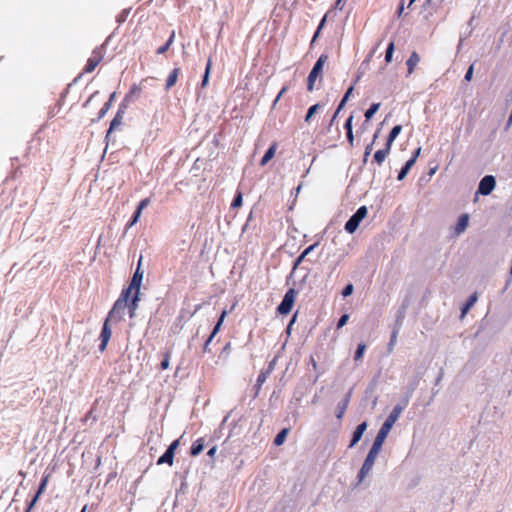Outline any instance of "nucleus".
I'll use <instances>...</instances> for the list:
<instances>
[{"label":"nucleus","mask_w":512,"mask_h":512,"mask_svg":"<svg viewBox=\"0 0 512 512\" xmlns=\"http://www.w3.org/2000/svg\"><path fill=\"white\" fill-rule=\"evenodd\" d=\"M130 297V289H123L121 295L114 303L112 309L108 313L107 319L111 321H121L124 316L127 302Z\"/></svg>","instance_id":"f257e3e1"},{"label":"nucleus","mask_w":512,"mask_h":512,"mask_svg":"<svg viewBox=\"0 0 512 512\" xmlns=\"http://www.w3.org/2000/svg\"><path fill=\"white\" fill-rule=\"evenodd\" d=\"M328 60L327 54H321L316 63L314 64L312 70L308 75L307 80V90L312 91L314 89L315 80L322 75L323 66Z\"/></svg>","instance_id":"f03ea898"},{"label":"nucleus","mask_w":512,"mask_h":512,"mask_svg":"<svg viewBox=\"0 0 512 512\" xmlns=\"http://www.w3.org/2000/svg\"><path fill=\"white\" fill-rule=\"evenodd\" d=\"M103 58H104L103 48L96 47L92 51L91 56L88 58L87 63L85 65V67L83 68L82 73L78 77H80L81 75H83L85 73H92L96 69V67L102 62Z\"/></svg>","instance_id":"7ed1b4c3"},{"label":"nucleus","mask_w":512,"mask_h":512,"mask_svg":"<svg viewBox=\"0 0 512 512\" xmlns=\"http://www.w3.org/2000/svg\"><path fill=\"white\" fill-rule=\"evenodd\" d=\"M368 210L366 206H361L358 210L350 217V219L345 224V230L352 234L354 233L361 221L367 216Z\"/></svg>","instance_id":"20e7f679"},{"label":"nucleus","mask_w":512,"mask_h":512,"mask_svg":"<svg viewBox=\"0 0 512 512\" xmlns=\"http://www.w3.org/2000/svg\"><path fill=\"white\" fill-rule=\"evenodd\" d=\"M297 291L294 288H290L284 295L282 302L277 307V311L281 315L288 314L296 301Z\"/></svg>","instance_id":"39448f33"},{"label":"nucleus","mask_w":512,"mask_h":512,"mask_svg":"<svg viewBox=\"0 0 512 512\" xmlns=\"http://www.w3.org/2000/svg\"><path fill=\"white\" fill-rule=\"evenodd\" d=\"M179 444H180L179 439L174 440L169 445V447L167 448L165 453L161 457H159V459L157 460V464L158 465L168 464L169 466H172L173 461H174L175 451L178 448Z\"/></svg>","instance_id":"423d86ee"},{"label":"nucleus","mask_w":512,"mask_h":512,"mask_svg":"<svg viewBox=\"0 0 512 512\" xmlns=\"http://www.w3.org/2000/svg\"><path fill=\"white\" fill-rule=\"evenodd\" d=\"M496 181L492 175L483 177L478 186V193L481 195H489L495 188Z\"/></svg>","instance_id":"0eeeda50"},{"label":"nucleus","mask_w":512,"mask_h":512,"mask_svg":"<svg viewBox=\"0 0 512 512\" xmlns=\"http://www.w3.org/2000/svg\"><path fill=\"white\" fill-rule=\"evenodd\" d=\"M111 320H108L106 318V320L104 321V324H103V327H102V330H101V333H100V340H101V343L99 345V350L101 352H104L107 348V345H108V342L111 338V335H112V331L109 327V322Z\"/></svg>","instance_id":"6e6552de"},{"label":"nucleus","mask_w":512,"mask_h":512,"mask_svg":"<svg viewBox=\"0 0 512 512\" xmlns=\"http://www.w3.org/2000/svg\"><path fill=\"white\" fill-rule=\"evenodd\" d=\"M375 460H376V457H374L370 454H367V456L364 460V463L358 473V481L359 482H362L364 480V478L369 474V472L371 471V469L375 463Z\"/></svg>","instance_id":"1a4fd4ad"},{"label":"nucleus","mask_w":512,"mask_h":512,"mask_svg":"<svg viewBox=\"0 0 512 512\" xmlns=\"http://www.w3.org/2000/svg\"><path fill=\"white\" fill-rule=\"evenodd\" d=\"M140 262H141V259L139 260L138 268L132 277L131 283H130L129 287L127 288V289H130V292L134 289L135 292H137V294H140V285H141L142 278H143V273H141L139 271Z\"/></svg>","instance_id":"9d476101"},{"label":"nucleus","mask_w":512,"mask_h":512,"mask_svg":"<svg viewBox=\"0 0 512 512\" xmlns=\"http://www.w3.org/2000/svg\"><path fill=\"white\" fill-rule=\"evenodd\" d=\"M367 429V423L366 422H362L361 424H359L354 433H353V437L351 439V442L349 444V448H352L353 446H355L359 441L360 439L362 438L363 436V433L366 431Z\"/></svg>","instance_id":"9b49d317"},{"label":"nucleus","mask_w":512,"mask_h":512,"mask_svg":"<svg viewBox=\"0 0 512 512\" xmlns=\"http://www.w3.org/2000/svg\"><path fill=\"white\" fill-rule=\"evenodd\" d=\"M181 73V70L180 68H174L170 74L168 75L167 79H166V83H165V89L166 90H170L177 82L178 80V77Z\"/></svg>","instance_id":"f8f14e48"},{"label":"nucleus","mask_w":512,"mask_h":512,"mask_svg":"<svg viewBox=\"0 0 512 512\" xmlns=\"http://www.w3.org/2000/svg\"><path fill=\"white\" fill-rule=\"evenodd\" d=\"M391 150V146H388L385 144V147L383 149H380L375 152L374 154V161L381 166L382 163L385 161L386 157L389 155Z\"/></svg>","instance_id":"ddd939ff"},{"label":"nucleus","mask_w":512,"mask_h":512,"mask_svg":"<svg viewBox=\"0 0 512 512\" xmlns=\"http://www.w3.org/2000/svg\"><path fill=\"white\" fill-rule=\"evenodd\" d=\"M277 148H278V143L273 142L271 144V146L268 148V150L266 151V153L264 154V156L262 157V159L260 161L261 166H265L275 156Z\"/></svg>","instance_id":"4468645a"},{"label":"nucleus","mask_w":512,"mask_h":512,"mask_svg":"<svg viewBox=\"0 0 512 512\" xmlns=\"http://www.w3.org/2000/svg\"><path fill=\"white\" fill-rule=\"evenodd\" d=\"M468 223H469V216L467 214H462L459 219H458V222L455 226V233L457 235L461 234L462 232L465 231V229L467 228L468 226Z\"/></svg>","instance_id":"2eb2a0df"},{"label":"nucleus","mask_w":512,"mask_h":512,"mask_svg":"<svg viewBox=\"0 0 512 512\" xmlns=\"http://www.w3.org/2000/svg\"><path fill=\"white\" fill-rule=\"evenodd\" d=\"M419 62H420V56L418 55L417 52L413 51L406 62L407 67H408V74L413 73L415 67L418 65Z\"/></svg>","instance_id":"dca6fc26"},{"label":"nucleus","mask_w":512,"mask_h":512,"mask_svg":"<svg viewBox=\"0 0 512 512\" xmlns=\"http://www.w3.org/2000/svg\"><path fill=\"white\" fill-rule=\"evenodd\" d=\"M141 92H142L141 84H133L130 87L129 92L125 95L124 101L125 102L131 101L134 97L139 96Z\"/></svg>","instance_id":"f3484780"},{"label":"nucleus","mask_w":512,"mask_h":512,"mask_svg":"<svg viewBox=\"0 0 512 512\" xmlns=\"http://www.w3.org/2000/svg\"><path fill=\"white\" fill-rule=\"evenodd\" d=\"M203 449H204V439L199 438L192 444L191 449H190V454L192 456H197L203 451Z\"/></svg>","instance_id":"a211bd4d"},{"label":"nucleus","mask_w":512,"mask_h":512,"mask_svg":"<svg viewBox=\"0 0 512 512\" xmlns=\"http://www.w3.org/2000/svg\"><path fill=\"white\" fill-rule=\"evenodd\" d=\"M350 396H351V393L349 392L346 395V397L338 404V414H337L338 419H341L343 417L345 411L347 410V407L350 402Z\"/></svg>","instance_id":"6ab92c4d"},{"label":"nucleus","mask_w":512,"mask_h":512,"mask_svg":"<svg viewBox=\"0 0 512 512\" xmlns=\"http://www.w3.org/2000/svg\"><path fill=\"white\" fill-rule=\"evenodd\" d=\"M477 299H478V295L476 292H474L473 294H471L469 296L466 303L464 304V306L461 309L462 317H464L465 314L469 311V309L476 303Z\"/></svg>","instance_id":"aec40b11"},{"label":"nucleus","mask_w":512,"mask_h":512,"mask_svg":"<svg viewBox=\"0 0 512 512\" xmlns=\"http://www.w3.org/2000/svg\"><path fill=\"white\" fill-rule=\"evenodd\" d=\"M402 130V126L401 125H396L392 128V130L390 131L389 135H388V138H387V141H386V144L388 146H392L394 140L396 139V137L399 135V133L401 132Z\"/></svg>","instance_id":"412c9836"},{"label":"nucleus","mask_w":512,"mask_h":512,"mask_svg":"<svg viewBox=\"0 0 512 512\" xmlns=\"http://www.w3.org/2000/svg\"><path fill=\"white\" fill-rule=\"evenodd\" d=\"M323 107L322 104L320 103H317V104H314L312 105L307 113H306V116H305V122L306 123H309L311 120H312V117Z\"/></svg>","instance_id":"4be33fe9"},{"label":"nucleus","mask_w":512,"mask_h":512,"mask_svg":"<svg viewBox=\"0 0 512 512\" xmlns=\"http://www.w3.org/2000/svg\"><path fill=\"white\" fill-rule=\"evenodd\" d=\"M174 38H175V31H172L171 34H170L169 39L167 40V42L164 45L160 46L157 49L156 53L157 54H164L166 51H168L169 48L171 47V45L174 42Z\"/></svg>","instance_id":"5701e85b"},{"label":"nucleus","mask_w":512,"mask_h":512,"mask_svg":"<svg viewBox=\"0 0 512 512\" xmlns=\"http://www.w3.org/2000/svg\"><path fill=\"white\" fill-rule=\"evenodd\" d=\"M271 368L267 369V370H262L258 377H257V381H256V387H257V390H260L261 389V386L264 384V382L266 381L267 377L269 376L270 372H271Z\"/></svg>","instance_id":"b1692460"},{"label":"nucleus","mask_w":512,"mask_h":512,"mask_svg":"<svg viewBox=\"0 0 512 512\" xmlns=\"http://www.w3.org/2000/svg\"><path fill=\"white\" fill-rule=\"evenodd\" d=\"M391 431V429L389 427H387L386 425L382 424L381 428L379 429L376 437H375V440H378L380 442H383L385 441V439L387 438L389 432Z\"/></svg>","instance_id":"393cba45"},{"label":"nucleus","mask_w":512,"mask_h":512,"mask_svg":"<svg viewBox=\"0 0 512 512\" xmlns=\"http://www.w3.org/2000/svg\"><path fill=\"white\" fill-rule=\"evenodd\" d=\"M289 433V428H284L282 429L277 435L276 437L274 438V444L276 446H280L284 443L287 435Z\"/></svg>","instance_id":"a878e982"},{"label":"nucleus","mask_w":512,"mask_h":512,"mask_svg":"<svg viewBox=\"0 0 512 512\" xmlns=\"http://www.w3.org/2000/svg\"><path fill=\"white\" fill-rule=\"evenodd\" d=\"M50 476H51V474H45L43 476V478H42V480L40 482V485L38 487V490L36 492L37 495L41 496L44 493V491H45V489L47 487V484L49 482Z\"/></svg>","instance_id":"bb28decb"},{"label":"nucleus","mask_w":512,"mask_h":512,"mask_svg":"<svg viewBox=\"0 0 512 512\" xmlns=\"http://www.w3.org/2000/svg\"><path fill=\"white\" fill-rule=\"evenodd\" d=\"M383 442H380L378 440H374L372 447L370 448L368 454L374 456L377 458L381 448H382Z\"/></svg>","instance_id":"cd10ccee"},{"label":"nucleus","mask_w":512,"mask_h":512,"mask_svg":"<svg viewBox=\"0 0 512 512\" xmlns=\"http://www.w3.org/2000/svg\"><path fill=\"white\" fill-rule=\"evenodd\" d=\"M121 121H122V116H121L120 111H118L110 123L108 134L111 133L116 127H118L121 124Z\"/></svg>","instance_id":"c85d7f7f"},{"label":"nucleus","mask_w":512,"mask_h":512,"mask_svg":"<svg viewBox=\"0 0 512 512\" xmlns=\"http://www.w3.org/2000/svg\"><path fill=\"white\" fill-rule=\"evenodd\" d=\"M242 202H243V196H242V192L241 191H237L232 203H231V208L235 209V208H239L242 206Z\"/></svg>","instance_id":"c756f323"},{"label":"nucleus","mask_w":512,"mask_h":512,"mask_svg":"<svg viewBox=\"0 0 512 512\" xmlns=\"http://www.w3.org/2000/svg\"><path fill=\"white\" fill-rule=\"evenodd\" d=\"M380 107V103H374L370 106V108L365 112V118L366 120H370L373 115L378 111Z\"/></svg>","instance_id":"7c9ffc66"},{"label":"nucleus","mask_w":512,"mask_h":512,"mask_svg":"<svg viewBox=\"0 0 512 512\" xmlns=\"http://www.w3.org/2000/svg\"><path fill=\"white\" fill-rule=\"evenodd\" d=\"M365 350H366V344H364V343L358 344L357 349L355 351V355H354L355 361H359L362 359Z\"/></svg>","instance_id":"2f4dec72"},{"label":"nucleus","mask_w":512,"mask_h":512,"mask_svg":"<svg viewBox=\"0 0 512 512\" xmlns=\"http://www.w3.org/2000/svg\"><path fill=\"white\" fill-rule=\"evenodd\" d=\"M170 357H171V351H166L164 353V358L163 360L161 361L160 363V369L161 370H166L169 368V365H170Z\"/></svg>","instance_id":"473e14b6"},{"label":"nucleus","mask_w":512,"mask_h":512,"mask_svg":"<svg viewBox=\"0 0 512 512\" xmlns=\"http://www.w3.org/2000/svg\"><path fill=\"white\" fill-rule=\"evenodd\" d=\"M325 22H326V15L322 18V20L320 21L318 27H317V30L315 31L314 35H313V38H312V41H311V45L316 41V39L319 37L320 35V32L321 30L323 29L324 25H325Z\"/></svg>","instance_id":"72a5a7b5"},{"label":"nucleus","mask_w":512,"mask_h":512,"mask_svg":"<svg viewBox=\"0 0 512 512\" xmlns=\"http://www.w3.org/2000/svg\"><path fill=\"white\" fill-rule=\"evenodd\" d=\"M394 48H395V46H394V42H391V43L388 45L387 49H386V53H385V61H386L387 63H389V62L392 60V55H393V52H394Z\"/></svg>","instance_id":"f704fd0d"},{"label":"nucleus","mask_w":512,"mask_h":512,"mask_svg":"<svg viewBox=\"0 0 512 512\" xmlns=\"http://www.w3.org/2000/svg\"><path fill=\"white\" fill-rule=\"evenodd\" d=\"M210 70H211V59H208L207 66L205 69V74H204V77L202 80V87H205L207 85Z\"/></svg>","instance_id":"c9c22d12"},{"label":"nucleus","mask_w":512,"mask_h":512,"mask_svg":"<svg viewBox=\"0 0 512 512\" xmlns=\"http://www.w3.org/2000/svg\"><path fill=\"white\" fill-rule=\"evenodd\" d=\"M402 410H403V408L401 406L396 405L389 415H391L393 418L398 420V418L401 415Z\"/></svg>","instance_id":"e433bc0d"},{"label":"nucleus","mask_w":512,"mask_h":512,"mask_svg":"<svg viewBox=\"0 0 512 512\" xmlns=\"http://www.w3.org/2000/svg\"><path fill=\"white\" fill-rule=\"evenodd\" d=\"M306 257L307 256L304 255V253H301L294 261L292 270L295 271L300 266V264L306 259Z\"/></svg>","instance_id":"4c0bfd02"},{"label":"nucleus","mask_w":512,"mask_h":512,"mask_svg":"<svg viewBox=\"0 0 512 512\" xmlns=\"http://www.w3.org/2000/svg\"><path fill=\"white\" fill-rule=\"evenodd\" d=\"M306 257L307 256L304 255V253H301L294 261L292 270L295 271L300 266V264L306 259Z\"/></svg>","instance_id":"58836bf2"},{"label":"nucleus","mask_w":512,"mask_h":512,"mask_svg":"<svg viewBox=\"0 0 512 512\" xmlns=\"http://www.w3.org/2000/svg\"><path fill=\"white\" fill-rule=\"evenodd\" d=\"M39 498H40V496L35 494L34 497L32 498V500L28 503L25 512H31V510L34 508V506L36 505Z\"/></svg>","instance_id":"ea45409f"},{"label":"nucleus","mask_w":512,"mask_h":512,"mask_svg":"<svg viewBox=\"0 0 512 512\" xmlns=\"http://www.w3.org/2000/svg\"><path fill=\"white\" fill-rule=\"evenodd\" d=\"M344 128H345L346 132L353 131V115H350L347 118V120L344 124Z\"/></svg>","instance_id":"a19ab883"},{"label":"nucleus","mask_w":512,"mask_h":512,"mask_svg":"<svg viewBox=\"0 0 512 512\" xmlns=\"http://www.w3.org/2000/svg\"><path fill=\"white\" fill-rule=\"evenodd\" d=\"M349 319V315L348 314H344L340 317V319L338 320V323H337V328L340 329L342 328L344 325H346L347 321Z\"/></svg>","instance_id":"79ce46f5"},{"label":"nucleus","mask_w":512,"mask_h":512,"mask_svg":"<svg viewBox=\"0 0 512 512\" xmlns=\"http://www.w3.org/2000/svg\"><path fill=\"white\" fill-rule=\"evenodd\" d=\"M415 164V158L414 159H409L405 165L401 168V170H403L404 172H406L408 174L409 170L412 168V166Z\"/></svg>","instance_id":"37998d69"},{"label":"nucleus","mask_w":512,"mask_h":512,"mask_svg":"<svg viewBox=\"0 0 512 512\" xmlns=\"http://www.w3.org/2000/svg\"><path fill=\"white\" fill-rule=\"evenodd\" d=\"M353 285L352 284H348L344 287V289L342 290V295L344 297H347V296H350L352 293H353Z\"/></svg>","instance_id":"c03bdc74"},{"label":"nucleus","mask_w":512,"mask_h":512,"mask_svg":"<svg viewBox=\"0 0 512 512\" xmlns=\"http://www.w3.org/2000/svg\"><path fill=\"white\" fill-rule=\"evenodd\" d=\"M288 90V86H284L282 87V89L280 90V92L278 93L277 97L275 98L274 102H273V107L276 106L277 102L280 100L281 97H283V95L286 93V91Z\"/></svg>","instance_id":"a18cd8bd"},{"label":"nucleus","mask_w":512,"mask_h":512,"mask_svg":"<svg viewBox=\"0 0 512 512\" xmlns=\"http://www.w3.org/2000/svg\"><path fill=\"white\" fill-rule=\"evenodd\" d=\"M110 107H111L110 101L106 102L104 104V106L99 111V118H102L107 113V111L110 109Z\"/></svg>","instance_id":"49530a36"},{"label":"nucleus","mask_w":512,"mask_h":512,"mask_svg":"<svg viewBox=\"0 0 512 512\" xmlns=\"http://www.w3.org/2000/svg\"><path fill=\"white\" fill-rule=\"evenodd\" d=\"M396 421L397 420L395 418H393L391 415H389L383 424L386 425L387 427H389L390 429H392V427Z\"/></svg>","instance_id":"de8ad7c7"},{"label":"nucleus","mask_w":512,"mask_h":512,"mask_svg":"<svg viewBox=\"0 0 512 512\" xmlns=\"http://www.w3.org/2000/svg\"><path fill=\"white\" fill-rule=\"evenodd\" d=\"M138 301H139V294H137V292H135L131 303L129 305L127 304V307H129V308L135 307V309H137Z\"/></svg>","instance_id":"09e8293b"},{"label":"nucleus","mask_w":512,"mask_h":512,"mask_svg":"<svg viewBox=\"0 0 512 512\" xmlns=\"http://www.w3.org/2000/svg\"><path fill=\"white\" fill-rule=\"evenodd\" d=\"M150 204V198H144L142 199L137 208L140 209V210H143L144 208H146L148 205Z\"/></svg>","instance_id":"8fccbe9b"},{"label":"nucleus","mask_w":512,"mask_h":512,"mask_svg":"<svg viewBox=\"0 0 512 512\" xmlns=\"http://www.w3.org/2000/svg\"><path fill=\"white\" fill-rule=\"evenodd\" d=\"M213 340V337L209 336L208 339L205 341L203 346V351L209 353L211 350L209 348L211 341Z\"/></svg>","instance_id":"3c124183"},{"label":"nucleus","mask_w":512,"mask_h":512,"mask_svg":"<svg viewBox=\"0 0 512 512\" xmlns=\"http://www.w3.org/2000/svg\"><path fill=\"white\" fill-rule=\"evenodd\" d=\"M404 12V0H401L398 8H397V11H396V14H397V17L400 18L402 16Z\"/></svg>","instance_id":"603ef678"},{"label":"nucleus","mask_w":512,"mask_h":512,"mask_svg":"<svg viewBox=\"0 0 512 512\" xmlns=\"http://www.w3.org/2000/svg\"><path fill=\"white\" fill-rule=\"evenodd\" d=\"M346 135H347V140H348V142H349L350 147H353V146H354V135H353V131H348V132H346Z\"/></svg>","instance_id":"864d4df0"},{"label":"nucleus","mask_w":512,"mask_h":512,"mask_svg":"<svg viewBox=\"0 0 512 512\" xmlns=\"http://www.w3.org/2000/svg\"><path fill=\"white\" fill-rule=\"evenodd\" d=\"M372 149H373V143L366 146L365 152H364V161L367 160V157L371 154Z\"/></svg>","instance_id":"5fc2aeb1"},{"label":"nucleus","mask_w":512,"mask_h":512,"mask_svg":"<svg viewBox=\"0 0 512 512\" xmlns=\"http://www.w3.org/2000/svg\"><path fill=\"white\" fill-rule=\"evenodd\" d=\"M318 246V243H314L310 246H308L302 253H304V255H309L316 247Z\"/></svg>","instance_id":"6e6d98bb"},{"label":"nucleus","mask_w":512,"mask_h":512,"mask_svg":"<svg viewBox=\"0 0 512 512\" xmlns=\"http://www.w3.org/2000/svg\"><path fill=\"white\" fill-rule=\"evenodd\" d=\"M472 75H473V65H471V66L468 68V70H467V72H466V74H465V77H464V78H465V80H466V81H470V80L472 79Z\"/></svg>","instance_id":"4d7b16f0"},{"label":"nucleus","mask_w":512,"mask_h":512,"mask_svg":"<svg viewBox=\"0 0 512 512\" xmlns=\"http://www.w3.org/2000/svg\"><path fill=\"white\" fill-rule=\"evenodd\" d=\"M220 329H221V325L216 323V325L214 326L210 336L214 338L216 336V334L220 331Z\"/></svg>","instance_id":"13d9d810"},{"label":"nucleus","mask_w":512,"mask_h":512,"mask_svg":"<svg viewBox=\"0 0 512 512\" xmlns=\"http://www.w3.org/2000/svg\"><path fill=\"white\" fill-rule=\"evenodd\" d=\"M226 315H227V311H226V310H223V311H222V313H221V315H220V317H219V319H218V321H217V324H219V325H221V326H222V324H223V322H224V319H225Z\"/></svg>","instance_id":"bf43d9fd"},{"label":"nucleus","mask_w":512,"mask_h":512,"mask_svg":"<svg viewBox=\"0 0 512 512\" xmlns=\"http://www.w3.org/2000/svg\"><path fill=\"white\" fill-rule=\"evenodd\" d=\"M138 217H136L135 215H133L132 219L130 220V222L127 224V228H130L132 227L133 225H135L137 222H138Z\"/></svg>","instance_id":"052dcab7"},{"label":"nucleus","mask_w":512,"mask_h":512,"mask_svg":"<svg viewBox=\"0 0 512 512\" xmlns=\"http://www.w3.org/2000/svg\"><path fill=\"white\" fill-rule=\"evenodd\" d=\"M396 338H397V331H394L391 335L390 344H389L390 347H392L395 344Z\"/></svg>","instance_id":"680f3d73"},{"label":"nucleus","mask_w":512,"mask_h":512,"mask_svg":"<svg viewBox=\"0 0 512 512\" xmlns=\"http://www.w3.org/2000/svg\"><path fill=\"white\" fill-rule=\"evenodd\" d=\"M216 452H217V447H216V446H213L211 449H209V451L207 452V455H208L209 457H214V456H215V454H216Z\"/></svg>","instance_id":"e2e57ef3"},{"label":"nucleus","mask_w":512,"mask_h":512,"mask_svg":"<svg viewBox=\"0 0 512 512\" xmlns=\"http://www.w3.org/2000/svg\"><path fill=\"white\" fill-rule=\"evenodd\" d=\"M420 152H421V147H418V148L414 151V153H413V155H412V157H411L410 159H414V158H415V161H416V160H417V158H418V156L420 155Z\"/></svg>","instance_id":"0e129e2a"},{"label":"nucleus","mask_w":512,"mask_h":512,"mask_svg":"<svg viewBox=\"0 0 512 512\" xmlns=\"http://www.w3.org/2000/svg\"><path fill=\"white\" fill-rule=\"evenodd\" d=\"M406 175H407V173H406V172H404L403 170H400V172H399V174H398V176H397V179H398L399 181H401V180H403V179L406 177Z\"/></svg>","instance_id":"69168bd1"},{"label":"nucleus","mask_w":512,"mask_h":512,"mask_svg":"<svg viewBox=\"0 0 512 512\" xmlns=\"http://www.w3.org/2000/svg\"><path fill=\"white\" fill-rule=\"evenodd\" d=\"M352 90H353V87H350V88L346 91V93H345L344 97L342 98L344 101H347V100H348V98H349V96H350V94H351Z\"/></svg>","instance_id":"338daca9"},{"label":"nucleus","mask_w":512,"mask_h":512,"mask_svg":"<svg viewBox=\"0 0 512 512\" xmlns=\"http://www.w3.org/2000/svg\"><path fill=\"white\" fill-rule=\"evenodd\" d=\"M135 311H136L135 307H130L129 308V316H130V318L134 317Z\"/></svg>","instance_id":"774afa93"}]
</instances>
